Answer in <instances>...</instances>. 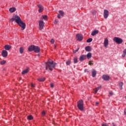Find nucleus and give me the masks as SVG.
I'll list each match as a JSON object with an SVG mask.
<instances>
[{"mask_svg":"<svg viewBox=\"0 0 126 126\" xmlns=\"http://www.w3.org/2000/svg\"><path fill=\"white\" fill-rule=\"evenodd\" d=\"M84 71H85V72H87V71H88V69H85Z\"/></svg>","mask_w":126,"mask_h":126,"instance_id":"obj_46","label":"nucleus"},{"mask_svg":"<svg viewBox=\"0 0 126 126\" xmlns=\"http://www.w3.org/2000/svg\"><path fill=\"white\" fill-rule=\"evenodd\" d=\"M31 86L32 87H35V86L33 84H31Z\"/></svg>","mask_w":126,"mask_h":126,"instance_id":"obj_45","label":"nucleus"},{"mask_svg":"<svg viewBox=\"0 0 126 126\" xmlns=\"http://www.w3.org/2000/svg\"><path fill=\"white\" fill-rule=\"evenodd\" d=\"M54 48L56 49L57 48V46L56 45H54Z\"/></svg>","mask_w":126,"mask_h":126,"instance_id":"obj_49","label":"nucleus"},{"mask_svg":"<svg viewBox=\"0 0 126 126\" xmlns=\"http://www.w3.org/2000/svg\"><path fill=\"white\" fill-rule=\"evenodd\" d=\"M92 74L93 77H95V76H96V74H97V71H96L95 69H93L92 71Z\"/></svg>","mask_w":126,"mask_h":126,"instance_id":"obj_16","label":"nucleus"},{"mask_svg":"<svg viewBox=\"0 0 126 126\" xmlns=\"http://www.w3.org/2000/svg\"><path fill=\"white\" fill-rule=\"evenodd\" d=\"M109 94H110V95H112V94H113V92H110V93H109Z\"/></svg>","mask_w":126,"mask_h":126,"instance_id":"obj_47","label":"nucleus"},{"mask_svg":"<svg viewBox=\"0 0 126 126\" xmlns=\"http://www.w3.org/2000/svg\"><path fill=\"white\" fill-rule=\"evenodd\" d=\"M102 78L103 80H105L106 81H107L110 80V76H109V75H108L104 74L102 75Z\"/></svg>","mask_w":126,"mask_h":126,"instance_id":"obj_11","label":"nucleus"},{"mask_svg":"<svg viewBox=\"0 0 126 126\" xmlns=\"http://www.w3.org/2000/svg\"><path fill=\"white\" fill-rule=\"evenodd\" d=\"M76 38L77 41H82L83 40V36L81 34H77L76 35Z\"/></svg>","mask_w":126,"mask_h":126,"instance_id":"obj_7","label":"nucleus"},{"mask_svg":"<svg viewBox=\"0 0 126 126\" xmlns=\"http://www.w3.org/2000/svg\"><path fill=\"white\" fill-rule=\"evenodd\" d=\"M85 50L87 52H90V51H91V48H90V46H87L85 47Z\"/></svg>","mask_w":126,"mask_h":126,"instance_id":"obj_22","label":"nucleus"},{"mask_svg":"<svg viewBox=\"0 0 126 126\" xmlns=\"http://www.w3.org/2000/svg\"><path fill=\"white\" fill-rule=\"evenodd\" d=\"M119 87H120V89H121V90H122L123 89V82H120L119 83Z\"/></svg>","mask_w":126,"mask_h":126,"instance_id":"obj_26","label":"nucleus"},{"mask_svg":"<svg viewBox=\"0 0 126 126\" xmlns=\"http://www.w3.org/2000/svg\"><path fill=\"white\" fill-rule=\"evenodd\" d=\"M77 107L80 111H84V105L82 99L78 101Z\"/></svg>","mask_w":126,"mask_h":126,"instance_id":"obj_3","label":"nucleus"},{"mask_svg":"<svg viewBox=\"0 0 126 126\" xmlns=\"http://www.w3.org/2000/svg\"><path fill=\"white\" fill-rule=\"evenodd\" d=\"M6 63V61L3 60L0 62V64H2V65L4 64H5Z\"/></svg>","mask_w":126,"mask_h":126,"instance_id":"obj_33","label":"nucleus"},{"mask_svg":"<svg viewBox=\"0 0 126 126\" xmlns=\"http://www.w3.org/2000/svg\"><path fill=\"white\" fill-rule=\"evenodd\" d=\"M78 62V61L77 60V57H75L74 59V63H77Z\"/></svg>","mask_w":126,"mask_h":126,"instance_id":"obj_31","label":"nucleus"},{"mask_svg":"<svg viewBox=\"0 0 126 126\" xmlns=\"http://www.w3.org/2000/svg\"><path fill=\"white\" fill-rule=\"evenodd\" d=\"M71 62L70 61V60H68L66 62V65H69V64H70Z\"/></svg>","mask_w":126,"mask_h":126,"instance_id":"obj_27","label":"nucleus"},{"mask_svg":"<svg viewBox=\"0 0 126 126\" xmlns=\"http://www.w3.org/2000/svg\"><path fill=\"white\" fill-rule=\"evenodd\" d=\"M37 80L38 81H40V82H43V81H45V80H46V78L45 77L40 78L37 79Z\"/></svg>","mask_w":126,"mask_h":126,"instance_id":"obj_20","label":"nucleus"},{"mask_svg":"<svg viewBox=\"0 0 126 126\" xmlns=\"http://www.w3.org/2000/svg\"><path fill=\"white\" fill-rule=\"evenodd\" d=\"M93 40V39L90 38L87 39V43H91V42H92Z\"/></svg>","mask_w":126,"mask_h":126,"instance_id":"obj_29","label":"nucleus"},{"mask_svg":"<svg viewBox=\"0 0 126 126\" xmlns=\"http://www.w3.org/2000/svg\"><path fill=\"white\" fill-rule=\"evenodd\" d=\"M11 48V46H10V45H6L4 46V49L6 50V51H9V50H10Z\"/></svg>","mask_w":126,"mask_h":126,"instance_id":"obj_18","label":"nucleus"},{"mask_svg":"<svg viewBox=\"0 0 126 126\" xmlns=\"http://www.w3.org/2000/svg\"><path fill=\"white\" fill-rule=\"evenodd\" d=\"M59 12L62 16H63V15H64V12L63 11L60 10Z\"/></svg>","mask_w":126,"mask_h":126,"instance_id":"obj_24","label":"nucleus"},{"mask_svg":"<svg viewBox=\"0 0 126 126\" xmlns=\"http://www.w3.org/2000/svg\"><path fill=\"white\" fill-rule=\"evenodd\" d=\"M14 18H15V22H16V23H17V24H18V23L21 22V21H22V20H21V19L20 18V17L17 16V15H15Z\"/></svg>","mask_w":126,"mask_h":126,"instance_id":"obj_8","label":"nucleus"},{"mask_svg":"<svg viewBox=\"0 0 126 126\" xmlns=\"http://www.w3.org/2000/svg\"><path fill=\"white\" fill-rule=\"evenodd\" d=\"M51 44H54L55 43V40L54 39H52L51 40Z\"/></svg>","mask_w":126,"mask_h":126,"instance_id":"obj_37","label":"nucleus"},{"mask_svg":"<svg viewBox=\"0 0 126 126\" xmlns=\"http://www.w3.org/2000/svg\"><path fill=\"white\" fill-rule=\"evenodd\" d=\"M50 86H51V87L52 88H53V87H54V84L51 83V84H50Z\"/></svg>","mask_w":126,"mask_h":126,"instance_id":"obj_42","label":"nucleus"},{"mask_svg":"<svg viewBox=\"0 0 126 126\" xmlns=\"http://www.w3.org/2000/svg\"><path fill=\"white\" fill-rule=\"evenodd\" d=\"M9 11H10V12L11 13L14 12V11H16V8L14 7H11L9 8Z\"/></svg>","mask_w":126,"mask_h":126,"instance_id":"obj_14","label":"nucleus"},{"mask_svg":"<svg viewBox=\"0 0 126 126\" xmlns=\"http://www.w3.org/2000/svg\"><path fill=\"white\" fill-rule=\"evenodd\" d=\"M18 24L21 27V30H24L26 28V25L22 21H21Z\"/></svg>","mask_w":126,"mask_h":126,"instance_id":"obj_6","label":"nucleus"},{"mask_svg":"<svg viewBox=\"0 0 126 126\" xmlns=\"http://www.w3.org/2000/svg\"><path fill=\"white\" fill-rule=\"evenodd\" d=\"M95 104H96V105H99V102H95Z\"/></svg>","mask_w":126,"mask_h":126,"instance_id":"obj_48","label":"nucleus"},{"mask_svg":"<svg viewBox=\"0 0 126 126\" xmlns=\"http://www.w3.org/2000/svg\"><path fill=\"white\" fill-rule=\"evenodd\" d=\"M102 126H108L106 123L102 124H101Z\"/></svg>","mask_w":126,"mask_h":126,"instance_id":"obj_41","label":"nucleus"},{"mask_svg":"<svg viewBox=\"0 0 126 126\" xmlns=\"http://www.w3.org/2000/svg\"><path fill=\"white\" fill-rule=\"evenodd\" d=\"M56 65L57 63H54V61H48L46 63V70L53 71V69L55 68Z\"/></svg>","mask_w":126,"mask_h":126,"instance_id":"obj_1","label":"nucleus"},{"mask_svg":"<svg viewBox=\"0 0 126 126\" xmlns=\"http://www.w3.org/2000/svg\"><path fill=\"white\" fill-rule=\"evenodd\" d=\"M100 89V87H97L95 89V92H94V94H97V93L98 92V91H99V90Z\"/></svg>","mask_w":126,"mask_h":126,"instance_id":"obj_28","label":"nucleus"},{"mask_svg":"<svg viewBox=\"0 0 126 126\" xmlns=\"http://www.w3.org/2000/svg\"><path fill=\"white\" fill-rule=\"evenodd\" d=\"M48 16L47 15H42L43 19H44V20H47Z\"/></svg>","mask_w":126,"mask_h":126,"instance_id":"obj_32","label":"nucleus"},{"mask_svg":"<svg viewBox=\"0 0 126 126\" xmlns=\"http://www.w3.org/2000/svg\"><path fill=\"white\" fill-rule=\"evenodd\" d=\"M45 114H46V113L44 111L42 112V117H44V116H45Z\"/></svg>","mask_w":126,"mask_h":126,"instance_id":"obj_40","label":"nucleus"},{"mask_svg":"<svg viewBox=\"0 0 126 126\" xmlns=\"http://www.w3.org/2000/svg\"><path fill=\"white\" fill-rule=\"evenodd\" d=\"M7 55H8V53L6 51V50H3L1 52V56L3 58H6L7 57Z\"/></svg>","mask_w":126,"mask_h":126,"instance_id":"obj_10","label":"nucleus"},{"mask_svg":"<svg viewBox=\"0 0 126 126\" xmlns=\"http://www.w3.org/2000/svg\"><path fill=\"white\" fill-rule=\"evenodd\" d=\"M84 60H86V55H81L79 58V61H80V62H83Z\"/></svg>","mask_w":126,"mask_h":126,"instance_id":"obj_13","label":"nucleus"},{"mask_svg":"<svg viewBox=\"0 0 126 126\" xmlns=\"http://www.w3.org/2000/svg\"><path fill=\"white\" fill-rule=\"evenodd\" d=\"M59 22V20H55V21H54V23H55V24H57V23H58Z\"/></svg>","mask_w":126,"mask_h":126,"instance_id":"obj_38","label":"nucleus"},{"mask_svg":"<svg viewBox=\"0 0 126 126\" xmlns=\"http://www.w3.org/2000/svg\"><path fill=\"white\" fill-rule=\"evenodd\" d=\"M108 43H109V40H108V38H105L104 41V47H107L108 46Z\"/></svg>","mask_w":126,"mask_h":126,"instance_id":"obj_17","label":"nucleus"},{"mask_svg":"<svg viewBox=\"0 0 126 126\" xmlns=\"http://www.w3.org/2000/svg\"><path fill=\"white\" fill-rule=\"evenodd\" d=\"M78 50H79V48H78L77 50L73 51L74 54H75V53L78 52Z\"/></svg>","mask_w":126,"mask_h":126,"instance_id":"obj_39","label":"nucleus"},{"mask_svg":"<svg viewBox=\"0 0 126 126\" xmlns=\"http://www.w3.org/2000/svg\"><path fill=\"white\" fill-rule=\"evenodd\" d=\"M113 41L117 44H122V43H123V39L118 37H115L113 38Z\"/></svg>","mask_w":126,"mask_h":126,"instance_id":"obj_5","label":"nucleus"},{"mask_svg":"<svg viewBox=\"0 0 126 126\" xmlns=\"http://www.w3.org/2000/svg\"><path fill=\"white\" fill-rule=\"evenodd\" d=\"M103 16L105 19H107V18H108V16H109V11H108V10H104Z\"/></svg>","mask_w":126,"mask_h":126,"instance_id":"obj_9","label":"nucleus"},{"mask_svg":"<svg viewBox=\"0 0 126 126\" xmlns=\"http://www.w3.org/2000/svg\"><path fill=\"white\" fill-rule=\"evenodd\" d=\"M39 26L38 28L39 30H43L44 29V26H45V23H44V21L42 20H39L38 21Z\"/></svg>","mask_w":126,"mask_h":126,"instance_id":"obj_4","label":"nucleus"},{"mask_svg":"<svg viewBox=\"0 0 126 126\" xmlns=\"http://www.w3.org/2000/svg\"><path fill=\"white\" fill-rule=\"evenodd\" d=\"M15 20V18L14 16H13V18H12L10 20V22H13V21H14Z\"/></svg>","mask_w":126,"mask_h":126,"instance_id":"obj_35","label":"nucleus"},{"mask_svg":"<svg viewBox=\"0 0 126 126\" xmlns=\"http://www.w3.org/2000/svg\"><path fill=\"white\" fill-rule=\"evenodd\" d=\"M86 56L88 60H89L90 59H91V57H92V54H91V53H89Z\"/></svg>","mask_w":126,"mask_h":126,"instance_id":"obj_19","label":"nucleus"},{"mask_svg":"<svg viewBox=\"0 0 126 126\" xmlns=\"http://www.w3.org/2000/svg\"><path fill=\"white\" fill-rule=\"evenodd\" d=\"M92 14H93V15H96V11L93 10L92 11Z\"/></svg>","mask_w":126,"mask_h":126,"instance_id":"obj_34","label":"nucleus"},{"mask_svg":"<svg viewBox=\"0 0 126 126\" xmlns=\"http://www.w3.org/2000/svg\"><path fill=\"white\" fill-rule=\"evenodd\" d=\"M98 33H99V31L94 30L92 32L91 35L92 36H95V35L98 34Z\"/></svg>","mask_w":126,"mask_h":126,"instance_id":"obj_15","label":"nucleus"},{"mask_svg":"<svg viewBox=\"0 0 126 126\" xmlns=\"http://www.w3.org/2000/svg\"><path fill=\"white\" fill-rule=\"evenodd\" d=\"M19 51H20V54H23V52L24 51V49L23 48V47H20Z\"/></svg>","mask_w":126,"mask_h":126,"instance_id":"obj_23","label":"nucleus"},{"mask_svg":"<svg viewBox=\"0 0 126 126\" xmlns=\"http://www.w3.org/2000/svg\"><path fill=\"white\" fill-rule=\"evenodd\" d=\"M58 18H61V15H60V14H58Z\"/></svg>","mask_w":126,"mask_h":126,"instance_id":"obj_43","label":"nucleus"},{"mask_svg":"<svg viewBox=\"0 0 126 126\" xmlns=\"http://www.w3.org/2000/svg\"><path fill=\"white\" fill-rule=\"evenodd\" d=\"M29 52L34 51V53H40V48L37 46L31 45L28 48Z\"/></svg>","mask_w":126,"mask_h":126,"instance_id":"obj_2","label":"nucleus"},{"mask_svg":"<svg viewBox=\"0 0 126 126\" xmlns=\"http://www.w3.org/2000/svg\"><path fill=\"white\" fill-rule=\"evenodd\" d=\"M124 114L126 115V109H125L124 110Z\"/></svg>","mask_w":126,"mask_h":126,"instance_id":"obj_44","label":"nucleus"},{"mask_svg":"<svg viewBox=\"0 0 126 126\" xmlns=\"http://www.w3.org/2000/svg\"><path fill=\"white\" fill-rule=\"evenodd\" d=\"M29 70L28 69H26L22 71V73L23 74H26V73H27L28 72H29Z\"/></svg>","mask_w":126,"mask_h":126,"instance_id":"obj_21","label":"nucleus"},{"mask_svg":"<svg viewBox=\"0 0 126 126\" xmlns=\"http://www.w3.org/2000/svg\"><path fill=\"white\" fill-rule=\"evenodd\" d=\"M89 64L90 65H93V61H89Z\"/></svg>","mask_w":126,"mask_h":126,"instance_id":"obj_36","label":"nucleus"},{"mask_svg":"<svg viewBox=\"0 0 126 126\" xmlns=\"http://www.w3.org/2000/svg\"><path fill=\"white\" fill-rule=\"evenodd\" d=\"M126 49H125L123 51V54L122 55L123 58H125L126 57Z\"/></svg>","mask_w":126,"mask_h":126,"instance_id":"obj_25","label":"nucleus"},{"mask_svg":"<svg viewBox=\"0 0 126 126\" xmlns=\"http://www.w3.org/2000/svg\"><path fill=\"white\" fill-rule=\"evenodd\" d=\"M28 120H33V116H32V115H29L27 117Z\"/></svg>","mask_w":126,"mask_h":126,"instance_id":"obj_30","label":"nucleus"},{"mask_svg":"<svg viewBox=\"0 0 126 126\" xmlns=\"http://www.w3.org/2000/svg\"><path fill=\"white\" fill-rule=\"evenodd\" d=\"M37 6L39 8L38 12H43V10H44V7H43V5L41 4H38Z\"/></svg>","mask_w":126,"mask_h":126,"instance_id":"obj_12","label":"nucleus"}]
</instances>
